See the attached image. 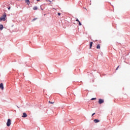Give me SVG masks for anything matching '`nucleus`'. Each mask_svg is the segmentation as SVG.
<instances>
[{"label":"nucleus","instance_id":"obj_4","mask_svg":"<svg viewBox=\"0 0 130 130\" xmlns=\"http://www.w3.org/2000/svg\"><path fill=\"white\" fill-rule=\"evenodd\" d=\"M0 88L2 89V90H4V84H0Z\"/></svg>","mask_w":130,"mask_h":130},{"label":"nucleus","instance_id":"obj_13","mask_svg":"<svg viewBox=\"0 0 130 130\" xmlns=\"http://www.w3.org/2000/svg\"><path fill=\"white\" fill-rule=\"evenodd\" d=\"M78 23L79 26H82V23H81V22L79 21Z\"/></svg>","mask_w":130,"mask_h":130},{"label":"nucleus","instance_id":"obj_17","mask_svg":"<svg viewBox=\"0 0 130 130\" xmlns=\"http://www.w3.org/2000/svg\"><path fill=\"white\" fill-rule=\"evenodd\" d=\"M118 68H119V66L117 67V68L116 69V71H117L118 70Z\"/></svg>","mask_w":130,"mask_h":130},{"label":"nucleus","instance_id":"obj_16","mask_svg":"<svg viewBox=\"0 0 130 130\" xmlns=\"http://www.w3.org/2000/svg\"><path fill=\"white\" fill-rule=\"evenodd\" d=\"M76 22H80V21H79V19H77L76 20Z\"/></svg>","mask_w":130,"mask_h":130},{"label":"nucleus","instance_id":"obj_20","mask_svg":"<svg viewBox=\"0 0 130 130\" xmlns=\"http://www.w3.org/2000/svg\"><path fill=\"white\" fill-rule=\"evenodd\" d=\"M11 9V8L10 7H9V8H8V10H10Z\"/></svg>","mask_w":130,"mask_h":130},{"label":"nucleus","instance_id":"obj_18","mask_svg":"<svg viewBox=\"0 0 130 130\" xmlns=\"http://www.w3.org/2000/svg\"><path fill=\"white\" fill-rule=\"evenodd\" d=\"M61 14L60 13H58V16H60Z\"/></svg>","mask_w":130,"mask_h":130},{"label":"nucleus","instance_id":"obj_2","mask_svg":"<svg viewBox=\"0 0 130 130\" xmlns=\"http://www.w3.org/2000/svg\"><path fill=\"white\" fill-rule=\"evenodd\" d=\"M11 124H12V121L10 119H8L7 122V125L10 126Z\"/></svg>","mask_w":130,"mask_h":130},{"label":"nucleus","instance_id":"obj_12","mask_svg":"<svg viewBox=\"0 0 130 130\" xmlns=\"http://www.w3.org/2000/svg\"><path fill=\"white\" fill-rule=\"evenodd\" d=\"M49 103H50V104H53L54 103V102H52L49 101Z\"/></svg>","mask_w":130,"mask_h":130},{"label":"nucleus","instance_id":"obj_6","mask_svg":"<svg viewBox=\"0 0 130 130\" xmlns=\"http://www.w3.org/2000/svg\"><path fill=\"white\" fill-rule=\"evenodd\" d=\"M22 117H27V114H26V113H23Z\"/></svg>","mask_w":130,"mask_h":130},{"label":"nucleus","instance_id":"obj_3","mask_svg":"<svg viewBox=\"0 0 130 130\" xmlns=\"http://www.w3.org/2000/svg\"><path fill=\"white\" fill-rule=\"evenodd\" d=\"M99 103L100 104H102V103H104V100H102L101 99H99Z\"/></svg>","mask_w":130,"mask_h":130},{"label":"nucleus","instance_id":"obj_22","mask_svg":"<svg viewBox=\"0 0 130 130\" xmlns=\"http://www.w3.org/2000/svg\"><path fill=\"white\" fill-rule=\"evenodd\" d=\"M85 10H87V9L85 8Z\"/></svg>","mask_w":130,"mask_h":130},{"label":"nucleus","instance_id":"obj_1","mask_svg":"<svg viewBox=\"0 0 130 130\" xmlns=\"http://www.w3.org/2000/svg\"><path fill=\"white\" fill-rule=\"evenodd\" d=\"M6 18H7V15L4 14L0 18V21H6Z\"/></svg>","mask_w":130,"mask_h":130},{"label":"nucleus","instance_id":"obj_9","mask_svg":"<svg viewBox=\"0 0 130 130\" xmlns=\"http://www.w3.org/2000/svg\"><path fill=\"white\" fill-rule=\"evenodd\" d=\"M4 29V25L3 24H0V30H3Z\"/></svg>","mask_w":130,"mask_h":130},{"label":"nucleus","instance_id":"obj_8","mask_svg":"<svg viewBox=\"0 0 130 130\" xmlns=\"http://www.w3.org/2000/svg\"><path fill=\"white\" fill-rule=\"evenodd\" d=\"M94 122H95V123H97L98 122H99V121H100L98 119H94L93 120Z\"/></svg>","mask_w":130,"mask_h":130},{"label":"nucleus","instance_id":"obj_5","mask_svg":"<svg viewBox=\"0 0 130 130\" xmlns=\"http://www.w3.org/2000/svg\"><path fill=\"white\" fill-rule=\"evenodd\" d=\"M92 46H93V42H91L89 44V49L92 48Z\"/></svg>","mask_w":130,"mask_h":130},{"label":"nucleus","instance_id":"obj_7","mask_svg":"<svg viewBox=\"0 0 130 130\" xmlns=\"http://www.w3.org/2000/svg\"><path fill=\"white\" fill-rule=\"evenodd\" d=\"M25 2L26 3L27 5H30V1L25 0Z\"/></svg>","mask_w":130,"mask_h":130},{"label":"nucleus","instance_id":"obj_11","mask_svg":"<svg viewBox=\"0 0 130 130\" xmlns=\"http://www.w3.org/2000/svg\"><path fill=\"white\" fill-rule=\"evenodd\" d=\"M97 49H100V44H98L96 46Z\"/></svg>","mask_w":130,"mask_h":130},{"label":"nucleus","instance_id":"obj_10","mask_svg":"<svg viewBox=\"0 0 130 130\" xmlns=\"http://www.w3.org/2000/svg\"><path fill=\"white\" fill-rule=\"evenodd\" d=\"M33 10H38V8L37 7V6H35L33 8Z\"/></svg>","mask_w":130,"mask_h":130},{"label":"nucleus","instance_id":"obj_21","mask_svg":"<svg viewBox=\"0 0 130 130\" xmlns=\"http://www.w3.org/2000/svg\"><path fill=\"white\" fill-rule=\"evenodd\" d=\"M37 2H39V1H40V0H37Z\"/></svg>","mask_w":130,"mask_h":130},{"label":"nucleus","instance_id":"obj_19","mask_svg":"<svg viewBox=\"0 0 130 130\" xmlns=\"http://www.w3.org/2000/svg\"><path fill=\"white\" fill-rule=\"evenodd\" d=\"M94 115H95V113H93L92 114V116H93Z\"/></svg>","mask_w":130,"mask_h":130},{"label":"nucleus","instance_id":"obj_14","mask_svg":"<svg viewBox=\"0 0 130 130\" xmlns=\"http://www.w3.org/2000/svg\"><path fill=\"white\" fill-rule=\"evenodd\" d=\"M35 20H37V18H34V19H32V22H34V21H35Z\"/></svg>","mask_w":130,"mask_h":130},{"label":"nucleus","instance_id":"obj_15","mask_svg":"<svg viewBox=\"0 0 130 130\" xmlns=\"http://www.w3.org/2000/svg\"><path fill=\"white\" fill-rule=\"evenodd\" d=\"M91 100H96V98H92Z\"/></svg>","mask_w":130,"mask_h":130}]
</instances>
